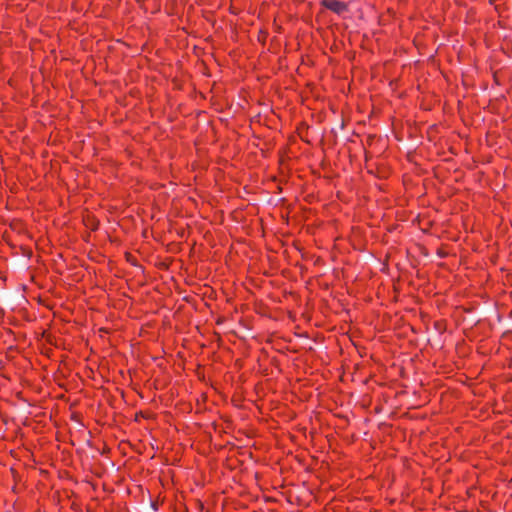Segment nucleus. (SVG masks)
Returning <instances> with one entry per match:
<instances>
[{
  "instance_id": "nucleus-1",
  "label": "nucleus",
  "mask_w": 512,
  "mask_h": 512,
  "mask_svg": "<svg viewBox=\"0 0 512 512\" xmlns=\"http://www.w3.org/2000/svg\"><path fill=\"white\" fill-rule=\"evenodd\" d=\"M323 5L338 15H342L345 11H347L346 3L341 2V1L324 0Z\"/></svg>"
}]
</instances>
